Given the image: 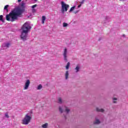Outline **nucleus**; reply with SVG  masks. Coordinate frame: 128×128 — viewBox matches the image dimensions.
<instances>
[{
    "label": "nucleus",
    "instance_id": "1",
    "mask_svg": "<svg viewBox=\"0 0 128 128\" xmlns=\"http://www.w3.org/2000/svg\"><path fill=\"white\" fill-rule=\"evenodd\" d=\"M26 10V3L22 2L20 6L14 8L9 14L6 15V18L8 22H14L18 18H20Z\"/></svg>",
    "mask_w": 128,
    "mask_h": 128
},
{
    "label": "nucleus",
    "instance_id": "2",
    "mask_svg": "<svg viewBox=\"0 0 128 128\" xmlns=\"http://www.w3.org/2000/svg\"><path fill=\"white\" fill-rule=\"evenodd\" d=\"M32 26L28 22H25L21 28L20 38L23 42H26L28 38V32H30Z\"/></svg>",
    "mask_w": 128,
    "mask_h": 128
},
{
    "label": "nucleus",
    "instance_id": "3",
    "mask_svg": "<svg viewBox=\"0 0 128 128\" xmlns=\"http://www.w3.org/2000/svg\"><path fill=\"white\" fill-rule=\"evenodd\" d=\"M60 4L62 6L61 12L62 14H64L65 12H68V10L70 8V5L64 3V1L60 2Z\"/></svg>",
    "mask_w": 128,
    "mask_h": 128
},
{
    "label": "nucleus",
    "instance_id": "4",
    "mask_svg": "<svg viewBox=\"0 0 128 128\" xmlns=\"http://www.w3.org/2000/svg\"><path fill=\"white\" fill-rule=\"evenodd\" d=\"M30 120H32V116H28V114H26L22 120V124H28L30 122Z\"/></svg>",
    "mask_w": 128,
    "mask_h": 128
},
{
    "label": "nucleus",
    "instance_id": "5",
    "mask_svg": "<svg viewBox=\"0 0 128 128\" xmlns=\"http://www.w3.org/2000/svg\"><path fill=\"white\" fill-rule=\"evenodd\" d=\"M64 110L66 114H69L70 112V110L66 106H59L58 107V110L60 114H62L64 112Z\"/></svg>",
    "mask_w": 128,
    "mask_h": 128
},
{
    "label": "nucleus",
    "instance_id": "6",
    "mask_svg": "<svg viewBox=\"0 0 128 128\" xmlns=\"http://www.w3.org/2000/svg\"><path fill=\"white\" fill-rule=\"evenodd\" d=\"M68 49L66 48H65L64 49V53H63V56L64 58V60L65 62H68Z\"/></svg>",
    "mask_w": 128,
    "mask_h": 128
},
{
    "label": "nucleus",
    "instance_id": "7",
    "mask_svg": "<svg viewBox=\"0 0 128 128\" xmlns=\"http://www.w3.org/2000/svg\"><path fill=\"white\" fill-rule=\"evenodd\" d=\"M30 80H27L25 82L24 90H28V86H30Z\"/></svg>",
    "mask_w": 128,
    "mask_h": 128
},
{
    "label": "nucleus",
    "instance_id": "8",
    "mask_svg": "<svg viewBox=\"0 0 128 128\" xmlns=\"http://www.w3.org/2000/svg\"><path fill=\"white\" fill-rule=\"evenodd\" d=\"M10 43L5 42L2 44V48H10Z\"/></svg>",
    "mask_w": 128,
    "mask_h": 128
},
{
    "label": "nucleus",
    "instance_id": "9",
    "mask_svg": "<svg viewBox=\"0 0 128 128\" xmlns=\"http://www.w3.org/2000/svg\"><path fill=\"white\" fill-rule=\"evenodd\" d=\"M100 124V120L98 119V118H95V121L94 122V124Z\"/></svg>",
    "mask_w": 128,
    "mask_h": 128
},
{
    "label": "nucleus",
    "instance_id": "10",
    "mask_svg": "<svg viewBox=\"0 0 128 128\" xmlns=\"http://www.w3.org/2000/svg\"><path fill=\"white\" fill-rule=\"evenodd\" d=\"M96 112H104V110L102 108H96Z\"/></svg>",
    "mask_w": 128,
    "mask_h": 128
},
{
    "label": "nucleus",
    "instance_id": "11",
    "mask_svg": "<svg viewBox=\"0 0 128 128\" xmlns=\"http://www.w3.org/2000/svg\"><path fill=\"white\" fill-rule=\"evenodd\" d=\"M80 67L79 66H77L75 68V70H76V72H80Z\"/></svg>",
    "mask_w": 128,
    "mask_h": 128
},
{
    "label": "nucleus",
    "instance_id": "12",
    "mask_svg": "<svg viewBox=\"0 0 128 128\" xmlns=\"http://www.w3.org/2000/svg\"><path fill=\"white\" fill-rule=\"evenodd\" d=\"M68 76H70V74L68 73V71H66V72L65 74L66 80H68Z\"/></svg>",
    "mask_w": 128,
    "mask_h": 128
},
{
    "label": "nucleus",
    "instance_id": "13",
    "mask_svg": "<svg viewBox=\"0 0 128 128\" xmlns=\"http://www.w3.org/2000/svg\"><path fill=\"white\" fill-rule=\"evenodd\" d=\"M8 6H10L6 5L4 7V10H6V12H8Z\"/></svg>",
    "mask_w": 128,
    "mask_h": 128
},
{
    "label": "nucleus",
    "instance_id": "14",
    "mask_svg": "<svg viewBox=\"0 0 128 128\" xmlns=\"http://www.w3.org/2000/svg\"><path fill=\"white\" fill-rule=\"evenodd\" d=\"M0 20L2 22H4V16L0 15Z\"/></svg>",
    "mask_w": 128,
    "mask_h": 128
},
{
    "label": "nucleus",
    "instance_id": "15",
    "mask_svg": "<svg viewBox=\"0 0 128 128\" xmlns=\"http://www.w3.org/2000/svg\"><path fill=\"white\" fill-rule=\"evenodd\" d=\"M58 102L60 104H62V98H58Z\"/></svg>",
    "mask_w": 128,
    "mask_h": 128
},
{
    "label": "nucleus",
    "instance_id": "16",
    "mask_svg": "<svg viewBox=\"0 0 128 128\" xmlns=\"http://www.w3.org/2000/svg\"><path fill=\"white\" fill-rule=\"evenodd\" d=\"M70 62H68L67 63V64H66V70H68V68H70Z\"/></svg>",
    "mask_w": 128,
    "mask_h": 128
},
{
    "label": "nucleus",
    "instance_id": "17",
    "mask_svg": "<svg viewBox=\"0 0 128 128\" xmlns=\"http://www.w3.org/2000/svg\"><path fill=\"white\" fill-rule=\"evenodd\" d=\"M48 123H46L42 125V128H48Z\"/></svg>",
    "mask_w": 128,
    "mask_h": 128
},
{
    "label": "nucleus",
    "instance_id": "18",
    "mask_svg": "<svg viewBox=\"0 0 128 128\" xmlns=\"http://www.w3.org/2000/svg\"><path fill=\"white\" fill-rule=\"evenodd\" d=\"M74 8H76V6H72L70 10H69V12H72V10H74Z\"/></svg>",
    "mask_w": 128,
    "mask_h": 128
},
{
    "label": "nucleus",
    "instance_id": "19",
    "mask_svg": "<svg viewBox=\"0 0 128 128\" xmlns=\"http://www.w3.org/2000/svg\"><path fill=\"white\" fill-rule=\"evenodd\" d=\"M46 20V16H42V24H44V21Z\"/></svg>",
    "mask_w": 128,
    "mask_h": 128
},
{
    "label": "nucleus",
    "instance_id": "20",
    "mask_svg": "<svg viewBox=\"0 0 128 128\" xmlns=\"http://www.w3.org/2000/svg\"><path fill=\"white\" fill-rule=\"evenodd\" d=\"M42 84H39L37 88V90H42Z\"/></svg>",
    "mask_w": 128,
    "mask_h": 128
},
{
    "label": "nucleus",
    "instance_id": "21",
    "mask_svg": "<svg viewBox=\"0 0 128 128\" xmlns=\"http://www.w3.org/2000/svg\"><path fill=\"white\" fill-rule=\"evenodd\" d=\"M68 26V24L67 23H66V22L63 23L64 28H66V26Z\"/></svg>",
    "mask_w": 128,
    "mask_h": 128
},
{
    "label": "nucleus",
    "instance_id": "22",
    "mask_svg": "<svg viewBox=\"0 0 128 128\" xmlns=\"http://www.w3.org/2000/svg\"><path fill=\"white\" fill-rule=\"evenodd\" d=\"M4 116L5 118H10V116H8V112L5 113Z\"/></svg>",
    "mask_w": 128,
    "mask_h": 128
},
{
    "label": "nucleus",
    "instance_id": "23",
    "mask_svg": "<svg viewBox=\"0 0 128 128\" xmlns=\"http://www.w3.org/2000/svg\"><path fill=\"white\" fill-rule=\"evenodd\" d=\"M32 12L33 14L36 12V10L35 8H32Z\"/></svg>",
    "mask_w": 128,
    "mask_h": 128
},
{
    "label": "nucleus",
    "instance_id": "24",
    "mask_svg": "<svg viewBox=\"0 0 128 128\" xmlns=\"http://www.w3.org/2000/svg\"><path fill=\"white\" fill-rule=\"evenodd\" d=\"M38 6V4H34L32 6V8H36Z\"/></svg>",
    "mask_w": 128,
    "mask_h": 128
},
{
    "label": "nucleus",
    "instance_id": "25",
    "mask_svg": "<svg viewBox=\"0 0 128 128\" xmlns=\"http://www.w3.org/2000/svg\"><path fill=\"white\" fill-rule=\"evenodd\" d=\"M80 12V10H75L74 12V13L76 14H78V12Z\"/></svg>",
    "mask_w": 128,
    "mask_h": 128
},
{
    "label": "nucleus",
    "instance_id": "26",
    "mask_svg": "<svg viewBox=\"0 0 128 128\" xmlns=\"http://www.w3.org/2000/svg\"><path fill=\"white\" fill-rule=\"evenodd\" d=\"M84 0H82L81 2H80V4H84Z\"/></svg>",
    "mask_w": 128,
    "mask_h": 128
},
{
    "label": "nucleus",
    "instance_id": "27",
    "mask_svg": "<svg viewBox=\"0 0 128 128\" xmlns=\"http://www.w3.org/2000/svg\"><path fill=\"white\" fill-rule=\"evenodd\" d=\"M113 100H118V98H113Z\"/></svg>",
    "mask_w": 128,
    "mask_h": 128
},
{
    "label": "nucleus",
    "instance_id": "28",
    "mask_svg": "<svg viewBox=\"0 0 128 128\" xmlns=\"http://www.w3.org/2000/svg\"><path fill=\"white\" fill-rule=\"evenodd\" d=\"M80 6H82V4H80V5L78 6V8H80Z\"/></svg>",
    "mask_w": 128,
    "mask_h": 128
},
{
    "label": "nucleus",
    "instance_id": "29",
    "mask_svg": "<svg viewBox=\"0 0 128 128\" xmlns=\"http://www.w3.org/2000/svg\"><path fill=\"white\" fill-rule=\"evenodd\" d=\"M64 120H66V116L64 115Z\"/></svg>",
    "mask_w": 128,
    "mask_h": 128
},
{
    "label": "nucleus",
    "instance_id": "30",
    "mask_svg": "<svg viewBox=\"0 0 128 128\" xmlns=\"http://www.w3.org/2000/svg\"><path fill=\"white\" fill-rule=\"evenodd\" d=\"M18 2H22V0H18Z\"/></svg>",
    "mask_w": 128,
    "mask_h": 128
},
{
    "label": "nucleus",
    "instance_id": "31",
    "mask_svg": "<svg viewBox=\"0 0 128 128\" xmlns=\"http://www.w3.org/2000/svg\"><path fill=\"white\" fill-rule=\"evenodd\" d=\"M101 40H102V38H99L98 39L99 42H100Z\"/></svg>",
    "mask_w": 128,
    "mask_h": 128
},
{
    "label": "nucleus",
    "instance_id": "32",
    "mask_svg": "<svg viewBox=\"0 0 128 128\" xmlns=\"http://www.w3.org/2000/svg\"><path fill=\"white\" fill-rule=\"evenodd\" d=\"M113 102H114V104H116V102L114 101Z\"/></svg>",
    "mask_w": 128,
    "mask_h": 128
},
{
    "label": "nucleus",
    "instance_id": "33",
    "mask_svg": "<svg viewBox=\"0 0 128 128\" xmlns=\"http://www.w3.org/2000/svg\"><path fill=\"white\" fill-rule=\"evenodd\" d=\"M120 0L122 2H124V0Z\"/></svg>",
    "mask_w": 128,
    "mask_h": 128
},
{
    "label": "nucleus",
    "instance_id": "34",
    "mask_svg": "<svg viewBox=\"0 0 128 128\" xmlns=\"http://www.w3.org/2000/svg\"><path fill=\"white\" fill-rule=\"evenodd\" d=\"M30 114H32V110L30 111Z\"/></svg>",
    "mask_w": 128,
    "mask_h": 128
},
{
    "label": "nucleus",
    "instance_id": "35",
    "mask_svg": "<svg viewBox=\"0 0 128 128\" xmlns=\"http://www.w3.org/2000/svg\"><path fill=\"white\" fill-rule=\"evenodd\" d=\"M126 36V35L125 34H123V36Z\"/></svg>",
    "mask_w": 128,
    "mask_h": 128
},
{
    "label": "nucleus",
    "instance_id": "36",
    "mask_svg": "<svg viewBox=\"0 0 128 128\" xmlns=\"http://www.w3.org/2000/svg\"><path fill=\"white\" fill-rule=\"evenodd\" d=\"M34 2H38V0H34Z\"/></svg>",
    "mask_w": 128,
    "mask_h": 128
},
{
    "label": "nucleus",
    "instance_id": "37",
    "mask_svg": "<svg viewBox=\"0 0 128 128\" xmlns=\"http://www.w3.org/2000/svg\"><path fill=\"white\" fill-rule=\"evenodd\" d=\"M108 18V16L106 17V19Z\"/></svg>",
    "mask_w": 128,
    "mask_h": 128
}]
</instances>
